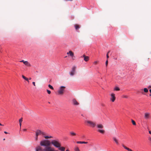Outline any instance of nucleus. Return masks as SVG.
Wrapping results in <instances>:
<instances>
[{
    "label": "nucleus",
    "mask_w": 151,
    "mask_h": 151,
    "mask_svg": "<svg viewBox=\"0 0 151 151\" xmlns=\"http://www.w3.org/2000/svg\"><path fill=\"white\" fill-rule=\"evenodd\" d=\"M122 146L124 148V149L127 150L128 151H133L131 149L125 146L124 145H122Z\"/></svg>",
    "instance_id": "dca6fc26"
},
{
    "label": "nucleus",
    "mask_w": 151,
    "mask_h": 151,
    "mask_svg": "<svg viewBox=\"0 0 151 151\" xmlns=\"http://www.w3.org/2000/svg\"><path fill=\"white\" fill-rule=\"evenodd\" d=\"M87 56H86L85 55H83V56L82 57H83L84 58H85V57H86Z\"/></svg>",
    "instance_id": "4c0bfd02"
},
{
    "label": "nucleus",
    "mask_w": 151,
    "mask_h": 151,
    "mask_svg": "<svg viewBox=\"0 0 151 151\" xmlns=\"http://www.w3.org/2000/svg\"><path fill=\"white\" fill-rule=\"evenodd\" d=\"M0 125L1 126H4V125L1 124V123H0Z\"/></svg>",
    "instance_id": "c03bdc74"
},
{
    "label": "nucleus",
    "mask_w": 151,
    "mask_h": 151,
    "mask_svg": "<svg viewBox=\"0 0 151 151\" xmlns=\"http://www.w3.org/2000/svg\"><path fill=\"white\" fill-rule=\"evenodd\" d=\"M89 60V57L88 56H86L84 58V60L86 62L88 61Z\"/></svg>",
    "instance_id": "aec40b11"
},
{
    "label": "nucleus",
    "mask_w": 151,
    "mask_h": 151,
    "mask_svg": "<svg viewBox=\"0 0 151 151\" xmlns=\"http://www.w3.org/2000/svg\"><path fill=\"white\" fill-rule=\"evenodd\" d=\"M22 78L24 79L26 81H27L28 80V78H27L26 77L24 76V75H22Z\"/></svg>",
    "instance_id": "393cba45"
},
{
    "label": "nucleus",
    "mask_w": 151,
    "mask_h": 151,
    "mask_svg": "<svg viewBox=\"0 0 151 151\" xmlns=\"http://www.w3.org/2000/svg\"><path fill=\"white\" fill-rule=\"evenodd\" d=\"M85 122L88 125L92 128L95 127L96 126V124L95 122L89 120H87Z\"/></svg>",
    "instance_id": "20e7f679"
},
{
    "label": "nucleus",
    "mask_w": 151,
    "mask_h": 151,
    "mask_svg": "<svg viewBox=\"0 0 151 151\" xmlns=\"http://www.w3.org/2000/svg\"><path fill=\"white\" fill-rule=\"evenodd\" d=\"M58 149L61 151H65V148L63 147H61V146L58 148Z\"/></svg>",
    "instance_id": "4468645a"
},
{
    "label": "nucleus",
    "mask_w": 151,
    "mask_h": 151,
    "mask_svg": "<svg viewBox=\"0 0 151 151\" xmlns=\"http://www.w3.org/2000/svg\"><path fill=\"white\" fill-rule=\"evenodd\" d=\"M32 84H33L34 85V86H35V82H32Z\"/></svg>",
    "instance_id": "e433bc0d"
},
{
    "label": "nucleus",
    "mask_w": 151,
    "mask_h": 151,
    "mask_svg": "<svg viewBox=\"0 0 151 151\" xmlns=\"http://www.w3.org/2000/svg\"><path fill=\"white\" fill-rule=\"evenodd\" d=\"M77 143L78 144H86L88 143L87 142H81V141H78L77 142Z\"/></svg>",
    "instance_id": "6ab92c4d"
},
{
    "label": "nucleus",
    "mask_w": 151,
    "mask_h": 151,
    "mask_svg": "<svg viewBox=\"0 0 151 151\" xmlns=\"http://www.w3.org/2000/svg\"><path fill=\"white\" fill-rule=\"evenodd\" d=\"M70 135L72 136H75L77 135L76 133L72 131L70 132Z\"/></svg>",
    "instance_id": "2eb2a0df"
},
{
    "label": "nucleus",
    "mask_w": 151,
    "mask_h": 151,
    "mask_svg": "<svg viewBox=\"0 0 151 151\" xmlns=\"http://www.w3.org/2000/svg\"><path fill=\"white\" fill-rule=\"evenodd\" d=\"M150 114L149 113H146L145 114L144 118L146 119H148L150 118Z\"/></svg>",
    "instance_id": "6e6552de"
},
{
    "label": "nucleus",
    "mask_w": 151,
    "mask_h": 151,
    "mask_svg": "<svg viewBox=\"0 0 151 151\" xmlns=\"http://www.w3.org/2000/svg\"><path fill=\"white\" fill-rule=\"evenodd\" d=\"M51 144V142H50L48 140V147H49V146Z\"/></svg>",
    "instance_id": "c85d7f7f"
},
{
    "label": "nucleus",
    "mask_w": 151,
    "mask_h": 151,
    "mask_svg": "<svg viewBox=\"0 0 151 151\" xmlns=\"http://www.w3.org/2000/svg\"><path fill=\"white\" fill-rule=\"evenodd\" d=\"M48 87L51 89L53 90V87L51 86L49 84L48 85Z\"/></svg>",
    "instance_id": "cd10ccee"
},
{
    "label": "nucleus",
    "mask_w": 151,
    "mask_h": 151,
    "mask_svg": "<svg viewBox=\"0 0 151 151\" xmlns=\"http://www.w3.org/2000/svg\"><path fill=\"white\" fill-rule=\"evenodd\" d=\"M66 151H70L69 150H67Z\"/></svg>",
    "instance_id": "09e8293b"
},
{
    "label": "nucleus",
    "mask_w": 151,
    "mask_h": 151,
    "mask_svg": "<svg viewBox=\"0 0 151 151\" xmlns=\"http://www.w3.org/2000/svg\"><path fill=\"white\" fill-rule=\"evenodd\" d=\"M41 147L38 146L35 148L36 151H47V140L45 139L40 142Z\"/></svg>",
    "instance_id": "f257e3e1"
},
{
    "label": "nucleus",
    "mask_w": 151,
    "mask_h": 151,
    "mask_svg": "<svg viewBox=\"0 0 151 151\" xmlns=\"http://www.w3.org/2000/svg\"><path fill=\"white\" fill-rule=\"evenodd\" d=\"M24 64L27 66L29 67L31 66L30 64L27 61H25V62H24Z\"/></svg>",
    "instance_id": "f3484780"
},
{
    "label": "nucleus",
    "mask_w": 151,
    "mask_h": 151,
    "mask_svg": "<svg viewBox=\"0 0 151 151\" xmlns=\"http://www.w3.org/2000/svg\"><path fill=\"white\" fill-rule=\"evenodd\" d=\"M50 93L51 91H50L48 90V93L49 94H50Z\"/></svg>",
    "instance_id": "c9c22d12"
},
{
    "label": "nucleus",
    "mask_w": 151,
    "mask_h": 151,
    "mask_svg": "<svg viewBox=\"0 0 151 151\" xmlns=\"http://www.w3.org/2000/svg\"><path fill=\"white\" fill-rule=\"evenodd\" d=\"M123 98H128V96L127 95H124L123 96Z\"/></svg>",
    "instance_id": "2f4dec72"
},
{
    "label": "nucleus",
    "mask_w": 151,
    "mask_h": 151,
    "mask_svg": "<svg viewBox=\"0 0 151 151\" xmlns=\"http://www.w3.org/2000/svg\"><path fill=\"white\" fill-rule=\"evenodd\" d=\"M75 28L76 30L80 28V27L79 25L76 24L75 26Z\"/></svg>",
    "instance_id": "412c9836"
},
{
    "label": "nucleus",
    "mask_w": 151,
    "mask_h": 151,
    "mask_svg": "<svg viewBox=\"0 0 151 151\" xmlns=\"http://www.w3.org/2000/svg\"><path fill=\"white\" fill-rule=\"evenodd\" d=\"M65 87L64 86H61L60 87L58 91V94L62 95L63 93Z\"/></svg>",
    "instance_id": "39448f33"
},
{
    "label": "nucleus",
    "mask_w": 151,
    "mask_h": 151,
    "mask_svg": "<svg viewBox=\"0 0 151 151\" xmlns=\"http://www.w3.org/2000/svg\"><path fill=\"white\" fill-rule=\"evenodd\" d=\"M75 151H80L78 147H76L74 148Z\"/></svg>",
    "instance_id": "5701e85b"
},
{
    "label": "nucleus",
    "mask_w": 151,
    "mask_h": 151,
    "mask_svg": "<svg viewBox=\"0 0 151 151\" xmlns=\"http://www.w3.org/2000/svg\"><path fill=\"white\" fill-rule=\"evenodd\" d=\"M111 97L110 99V100L112 102H114L115 101L116 99L115 96V94L114 93H112L111 94Z\"/></svg>",
    "instance_id": "0eeeda50"
},
{
    "label": "nucleus",
    "mask_w": 151,
    "mask_h": 151,
    "mask_svg": "<svg viewBox=\"0 0 151 151\" xmlns=\"http://www.w3.org/2000/svg\"><path fill=\"white\" fill-rule=\"evenodd\" d=\"M53 137V136H48V139L52 138Z\"/></svg>",
    "instance_id": "7c9ffc66"
},
{
    "label": "nucleus",
    "mask_w": 151,
    "mask_h": 151,
    "mask_svg": "<svg viewBox=\"0 0 151 151\" xmlns=\"http://www.w3.org/2000/svg\"><path fill=\"white\" fill-rule=\"evenodd\" d=\"M150 91L151 93V89L150 90Z\"/></svg>",
    "instance_id": "49530a36"
},
{
    "label": "nucleus",
    "mask_w": 151,
    "mask_h": 151,
    "mask_svg": "<svg viewBox=\"0 0 151 151\" xmlns=\"http://www.w3.org/2000/svg\"><path fill=\"white\" fill-rule=\"evenodd\" d=\"M49 128H51V129H52V128H53V125L52 124V126H49Z\"/></svg>",
    "instance_id": "72a5a7b5"
},
{
    "label": "nucleus",
    "mask_w": 151,
    "mask_h": 151,
    "mask_svg": "<svg viewBox=\"0 0 151 151\" xmlns=\"http://www.w3.org/2000/svg\"><path fill=\"white\" fill-rule=\"evenodd\" d=\"M113 140L118 145L119 144L118 140L115 137H113L112 138Z\"/></svg>",
    "instance_id": "9b49d317"
},
{
    "label": "nucleus",
    "mask_w": 151,
    "mask_h": 151,
    "mask_svg": "<svg viewBox=\"0 0 151 151\" xmlns=\"http://www.w3.org/2000/svg\"><path fill=\"white\" fill-rule=\"evenodd\" d=\"M44 137L46 139H47V136H45Z\"/></svg>",
    "instance_id": "ea45409f"
},
{
    "label": "nucleus",
    "mask_w": 151,
    "mask_h": 151,
    "mask_svg": "<svg viewBox=\"0 0 151 151\" xmlns=\"http://www.w3.org/2000/svg\"><path fill=\"white\" fill-rule=\"evenodd\" d=\"M106 58H107V60H108V58H109V55H106Z\"/></svg>",
    "instance_id": "58836bf2"
},
{
    "label": "nucleus",
    "mask_w": 151,
    "mask_h": 151,
    "mask_svg": "<svg viewBox=\"0 0 151 151\" xmlns=\"http://www.w3.org/2000/svg\"><path fill=\"white\" fill-rule=\"evenodd\" d=\"M149 87H150L151 88V86H149Z\"/></svg>",
    "instance_id": "603ef678"
},
{
    "label": "nucleus",
    "mask_w": 151,
    "mask_h": 151,
    "mask_svg": "<svg viewBox=\"0 0 151 151\" xmlns=\"http://www.w3.org/2000/svg\"><path fill=\"white\" fill-rule=\"evenodd\" d=\"M114 90L115 91H119L120 90V89L119 87H116L115 88Z\"/></svg>",
    "instance_id": "a878e982"
},
{
    "label": "nucleus",
    "mask_w": 151,
    "mask_h": 151,
    "mask_svg": "<svg viewBox=\"0 0 151 151\" xmlns=\"http://www.w3.org/2000/svg\"><path fill=\"white\" fill-rule=\"evenodd\" d=\"M72 101L73 104L74 105H78L79 104V103L75 99H73Z\"/></svg>",
    "instance_id": "1a4fd4ad"
},
{
    "label": "nucleus",
    "mask_w": 151,
    "mask_h": 151,
    "mask_svg": "<svg viewBox=\"0 0 151 151\" xmlns=\"http://www.w3.org/2000/svg\"><path fill=\"white\" fill-rule=\"evenodd\" d=\"M4 133H5V134H8V132H6V131H4Z\"/></svg>",
    "instance_id": "a19ab883"
},
{
    "label": "nucleus",
    "mask_w": 151,
    "mask_h": 151,
    "mask_svg": "<svg viewBox=\"0 0 151 151\" xmlns=\"http://www.w3.org/2000/svg\"><path fill=\"white\" fill-rule=\"evenodd\" d=\"M67 54H69L70 55L71 57H73L74 55V53L71 51H69L67 53Z\"/></svg>",
    "instance_id": "ddd939ff"
},
{
    "label": "nucleus",
    "mask_w": 151,
    "mask_h": 151,
    "mask_svg": "<svg viewBox=\"0 0 151 151\" xmlns=\"http://www.w3.org/2000/svg\"><path fill=\"white\" fill-rule=\"evenodd\" d=\"M108 63V60H106V66H107Z\"/></svg>",
    "instance_id": "c756f323"
},
{
    "label": "nucleus",
    "mask_w": 151,
    "mask_h": 151,
    "mask_svg": "<svg viewBox=\"0 0 151 151\" xmlns=\"http://www.w3.org/2000/svg\"><path fill=\"white\" fill-rule=\"evenodd\" d=\"M144 91L145 93H147L148 91V89L146 88H145L144 89Z\"/></svg>",
    "instance_id": "b1692460"
},
{
    "label": "nucleus",
    "mask_w": 151,
    "mask_h": 151,
    "mask_svg": "<svg viewBox=\"0 0 151 151\" xmlns=\"http://www.w3.org/2000/svg\"><path fill=\"white\" fill-rule=\"evenodd\" d=\"M98 61H96L94 62V64L95 65H96L97 64Z\"/></svg>",
    "instance_id": "473e14b6"
},
{
    "label": "nucleus",
    "mask_w": 151,
    "mask_h": 151,
    "mask_svg": "<svg viewBox=\"0 0 151 151\" xmlns=\"http://www.w3.org/2000/svg\"><path fill=\"white\" fill-rule=\"evenodd\" d=\"M28 83L29 82V79L28 78V80L27 81Z\"/></svg>",
    "instance_id": "a18cd8bd"
},
{
    "label": "nucleus",
    "mask_w": 151,
    "mask_h": 151,
    "mask_svg": "<svg viewBox=\"0 0 151 151\" xmlns=\"http://www.w3.org/2000/svg\"><path fill=\"white\" fill-rule=\"evenodd\" d=\"M19 125L20 127V128L21 127V123L22 122V118H21L19 120Z\"/></svg>",
    "instance_id": "4be33fe9"
},
{
    "label": "nucleus",
    "mask_w": 151,
    "mask_h": 151,
    "mask_svg": "<svg viewBox=\"0 0 151 151\" xmlns=\"http://www.w3.org/2000/svg\"><path fill=\"white\" fill-rule=\"evenodd\" d=\"M110 51H109L107 53H108L110 52Z\"/></svg>",
    "instance_id": "3c124183"
},
{
    "label": "nucleus",
    "mask_w": 151,
    "mask_h": 151,
    "mask_svg": "<svg viewBox=\"0 0 151 151\" xmlns=\"http://www.w3.org/2000/svg\"><path fill=\"white\" fill-rule=\"evenodd\" d=\"M23 130V131H26L27 130V129H24Z\"/></svg>",
    "instance_id": "79ce46f5"
},
{
    "label": "nucleus",
    "mask_w": 151,
    "mask_h": 151,
    "mask_svg": "<svg viewBox=\"0 0 151 151\" xmlns=\"http://www.w3.org/2000/svg\"><path fill=\"white\" fill-rule=\"evenodd\" d=\"M108 53H107V54H106V55H108Z\"/></svg>",
    "instance_id": "8fccbe9b"
},
{
    "label": "nucleus",
    "mask_w": 151,
    "mask_h": 151,
    "mask_svg": "<svg viewBox=\"0 0 151 151\" xmlns=\"http://www.w3.org/2000/svg\"><path fill=\"white\" fill-rule=\"evenodd\" d=\"M19 62H23L24 63V62H25V61H24V60H22L20 61Z\"/></svg>",
    "instance_id": "f704fd0d"
},
{
    "label": "nucleus",
    "mask_w": 151,
    "mask_h": 151,
    "mask_svg": "<svg viewBox=\"0 0 151 151\" xmlns=\"http://www.w3.org/2000/svg\"><path fill=\"white\" fill-rule=\"evenodd\" d=\"M51 143L56 148H58L61 146L60 143L58 141L56 140H52L51 142Z\"/></svg>",
    "instance_id": "f03ea898"
},
{
    "label": "nucleus",
    "mask_w": 151,
    "mask_h": 151,
    "mask_svg": "<svg viewBox=\"0 0 151 151\" xmlns=\"http://www.w3.org/2000/svg\"><path fill=\"white\" fill-rule=\"evenodd\" d=\"M132 124L134 125H136V123L134 120H133L132 119Z\"/></svg>",
    "instance_id": "bb28decb"
},
{
    "label": "nucleus",
    "mask_w": 151,
    "mask_h": 151,
    "mask_svg": "<svg viewBox=\"0 0 151 151\" xmlns=\"http://www.w3.org/2000/svg\"><path fill=\"white\" fill-rule=\"evenodd\" d=\"M76 66H73L72 69V70L71 72L70 73V75L71 76H73L75 73V70L76 69Z\"/></svg>",
    "instance_id": "423d86ee"
},
{
    "label": "nucleus",
    "mask_w": 151,
    "mask_h": 151,
    "mask_svg": "<svg viewBox=\"0 0 151 151\" xmlns=\"http://www.w3.org/2000/svg\"><path fill=\"white\" fill-rule=\"evenodd\" d=\"M36 137L35 139L37 140L38 139V136L39 135H44L45 134V133L41 131L40 130H37L36 132Z\"/></svg>",
    "instance_id": "7ed1b4c3"
},
{
    "label": "nucleus",
    "mask_w": 151,
    "mask_h": 151,
    "mask_svg": "<svg viewBox=\"0 0 151 151\" xmlns=\"http://www.w3.org/2000/svg\"><path fill=\"white\" fill-rule=\"evenodd\" d=\"M97 131L102 134H104L105 132V131L103 129H98Z\"/></svg>",
    "instance_id": "a211bd4d"
},
{
    "label": "nucleus",
    "mask_w": 151,
    "mask_h": 151,
    "mask_svg": "<svg viewBox=\"0 0 151 151\" xmlns=\"http://www.w3.org/2000/svg\"><path fill=\"white\" fill-rule=\"evenodd\" d=\"M29 80H31V78H29Z\"/></svg>",
    "instance_id": "de8ad7c7"
},
{
    "label": "nucleus",
    "mask_w": 151,
    "mask_h": 151,
    "mask_svg": "<svg viewBox=\"0 0 151 151\" xmlns=\"http://www.w3.org/2000/svg\"><path fill=\"white\" fill-rule=\"evenodd\" d=\"M48 151H59L58 150H55V148L50 147H48Z\"/></svg>",
    "instance_id": "9d476101"
},
{
    "label": "nucleus",
    "mask_w": 151,
    "mask_h": 151,
    "mask_svg": "<svg viewBox=\"0 0 151 151\" xmlns=\"http://www.w3.org/2000/svg\"><path fill=\"white\" fill-rule=\"evenodd\" d=\"M149 134H151V131H149Z\"/></svg>",
    "instance_id": "37998d69"
},
{
    "label": "nucleus",
    "mask_w": 151,
    "mask_h": 151,
    "mask_svg": "<svg viewBox=\"0 0 151 151\" xmlns=\"http://www.w3.org/2000/svg\"><path fill=\"white\" fill-rule=\"evenodd\" d=\"M97 128L100 129H103L104 128V126L101 124H98L96 125Z\"/></svg>",
    "instance_id": "f8f14e48"
}]
</instances>
